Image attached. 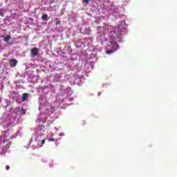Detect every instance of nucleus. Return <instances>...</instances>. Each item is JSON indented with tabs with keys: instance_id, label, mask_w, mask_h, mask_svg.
<instances>
[{
	"instance_id": "nucleus-8",
	"label": "nucleus",
	"mask_w": 177,
	"mask_h": 177,
	"mask_svg": "<svg viewBox=\"0 0 177 177\" xmlns=\"http://www.w3.org/2000/svg\"><path fill=\"white\" fill-rule=\"evenodd\" d=\"M41 19L43 20H46L48 19V15L46 14H44L42 16H41Z\"/></svg>"
},
{
	"instance_id": "nucleus-6",
	"label": "nucleus",
	"mask_w": 177,
	"mask_h": 177,
	"mask_svg": "<svg viewBox=\"0 0 177 177\" xmlns=\"http://www.w3.org/2000/svg\"><path fill=\"white\" fill-rule=\"evenodd\" d=\"M116 48L115 50H109L106 51V54L107 55H111V53H114V52H115V50H117L118 49V45H116Z\"/></svg>"
},
{
	"instance_id": "nucleus-14",
	"label": "nucleus",
	"mask_w": 177,
	"mask_h": 177,
	"mask_svg": "<svg viewBox=\"0 0 177 177\" xmlns=\"http://www.w3.org/2000/svg\"><path fill=\"white\" fill-rule=\"evenodd\" d=\"M86 3H88L91 0H84Z\"/></svg>"
},
{
	"instance_id": "nucleus-11",
	"label": "nucleus",
	"mask_w": 177,
	"mask_h": 177,
	"mask_svg": "<svg viewBox=\"0 0 177 177\" xmlns=\"http://www.w3.org/2000/svg\"><path fill=\"white\" fill-rule=\"evenodd\" d=\"M21 113L22 114H26V109H21Z\"/></svg>"
},
{
	"instance_id": "nucleus-9",
	"label": "nucleus",
	"mask_w": 177,
	"mask_h": 177,
	"mask_svg": "<svg viewBox=\"0 0 177 177\" xmlns=\"http://www.w3.org/2000/svg\"><path fill=\"white\" fill-rule=\"evenodd\" d=\"M48 142H55V138H48Z\"/></svg>"
},
{
	"instance_id": "nucleus-12",
	"label": "nucleus",
	"mask_w": 177,
	"mask_h": 177,
	"mask_svg": "<svg viewBox=\"0 0 177 177\" xmlns=\"http://www.w3.org/2000/svg\"><path fill=\"white\" fill-rule=\"evenodd\" d=\"M61 21H57V22L55 23L56 26H59V24H60Z\"/></svg>"
},
{
	"instance_id": "nucleus-5",
	"label": "nucleus",
	"mask_w": 177,
	"mask_h": 177,
	"mask_svg": "<svg viewBox=\"0 0 177 177\" xmlns=\"http://www.w3.org/2000/svg\"><path fill=\"white\" fill-rule=\"evenodd\" d=\"M28 98V93H24L22 95L21 100H22V102H26Z\"/></svg>"
},
{
	"instance_id": "nucleus-10",
	"label": "nucleus",
	"mask_w": 177,
	"mask_h": 177,
	"mask_svg": "<svg viewBox=\"0 0 177 177\" xmlns=\"http://www.w3.org/2000/svg\"><path fill=\"white\" fill-rule=\"evenodd\" d=\"M6 169L7 171H9V170L10 169V167L9 165H6Z\"/></svg>"
},
{
	"instance_id": "nucleus-2",
	"label": "nucleus",
	"mask_w": 177,
	"mask_h": 177,
	"mask_svg": "<svg viewBox=\"0 0 177 177\" xmlns=\"http://www.w3.org/2000/svg\"><path fill=\"white\" fill-rule=\"evenodd\" d=\"M39 50H38V48H34L31 49V53L33 55V56H38Z\"/></svg>"
},
{
	"instance_id": "nucleus-3",
	"label": "nucleus",
	"mask_w": 177,
	"mask_h": 177,
	"mask_svg": "<svg viewBox=\"0 0 177 177\" xmlns=\"http://www.w3.org/2000/svg\"><path fill=\"white\" fill-rule=\"evenodd\" d=\"M124 28L122 27V25H119V26H118V27L117 28H115V31H118V30H120V31H118V34H120V35H122V29H123Z\"/></svg>"
},
{
	"instance_id": "nucleus-7",
	"label": "nucleus",
	"mask_w": 177,
	"mask_h": 177,
	"mask_svg": "<svg viewBox=\"0 0 177 177\" xmlns=\"http://www.w3.org/2000/svg\"><path fill=\"white\" fill-rule=\"evenodd\" d=\"M10 39H12V37H11L10 35H7V36L4 38L5 42H8V41H10Z\"/></svg>"
},
{
	"instance_id": "nucleus-4",
	"label": "nucleus",
	"mask_w": 177,
	"mask_h": 177,
	"mask_svg": "<svg viewBox=\"0 0 177 177\" xmlns=\"http://www.w3.org/2000/svg\"><path fill=\"white\" fill-rule=\"evenodd\" d=\"M17 65V60H16V59H11L10 61V67H16Z\"/></svg>"
},
{
	"instance_id": "nucleus-1",
	"label": "nucleus",
	"mask_w": 177,
	"mask_h": 177,
	"mask_svg": "<svg viewBox=\"0 0 177 177\" xmlns=\"http://www.w3.org/2000/svg\"><path fill=\"white\" fill-rule=\"evenodd\" d=\"M36 142L38 143L37 147H42V146L45 145V139H42V134H40L37 137Z\"/></svg>"
},
{
	"instance_id": "nucleus-13",
	"label": "nucleus",
	"mask_w": 177,
	"mask_h": 177,
	"mask_svg": "<svg viewBox=\"0 0 177 177\" xmlns=\"http://www.w3.org/2000/svg\"><path fill=\"white\" fill-rule=\"evenodd\" d=\"M6 142H9V139H8V140H3V143H6Z\"/></svg>"
}]
</instances>
